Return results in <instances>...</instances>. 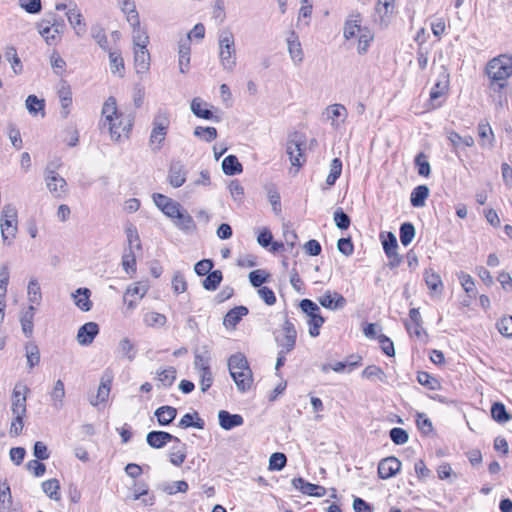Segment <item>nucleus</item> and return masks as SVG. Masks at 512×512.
<instances>
[{"label":"nucleus","mask_w":512,"mask_h":512,"mask_svg":"<svg viewBox=\"0 0 512 512\" xmlns=\"http://www.w3.org/2000/svg\"><path fill=\"white\" fill-rule=\"evenodd\" d=\"M100 129H107L113 141L119 142L122 137L128 138L132 128V119L118 111L116 99L109 97L102 107Z\"/></svg>","instance_id":"nucleus-1"},{"label":"nucleus","mask_w":512,"mask_h":512,"mask_svg":"<svg viewBox=\"0 0 512 512\" xmlns=\"http://www.w3.org/2000/svg\"><path fill=\"white\" fill-rule=\"evenodd\" d=\"M486 74L494 91L503 89L507 85V79L512 76V57L503 54L493 58L486 66Z\"/></svg>","instance_id":"nucleus-2"},{"label":"nucleus","mask_w":512,"mask_h":512,"mask_svg":"<svg viewBox=\"0 0 512 512\" xmlns=\"http://www.w3.org/2000/svg\"><path fill=\"white\" fill-rule=\"evenodd\" d=\"M228 369L238 391L245 393L251 388L253 383L252 371L246 357L242 353L229 357Z\"/></svg>","instance_id":"nucleus-3"},{"label":"nucleus","mask_w":512,"mask_h":512,"mask_svg":"<svg viewBox=\"0 0 512 512\" xmlns=\"http://www.w3.org/2000/svg\"><path fill=\"white\" fill-rule=\"evenodd\" d=\"M170 126V113L166 110H158L152 121V130L149 144L153 151H159L165 141Z\"/></svg>","instance_id":"nucleus-4"},{"label":"nucleus","mask_w":512,"mask_h":512,"mask_svg":"<svg viewBox=\"0 0 512 512\" xmlns=\"http://www.w3.org/2000/svg\"><path fill=\"white\" fill-rule=\"evenodd\" d=\"M219 59L225 71L232 72L236 66L234 36L230 31H223L219 36Z\"/></svg>","instance_id":"nucleus-5"},{"label":"nucleus","mask_w":512,"mask_h":512,"mask_svg":"<svg viewBox=\"0 0 512 512\" xmlns=\"http://www.w3.org/2000/svg\"><path fill=\"white\" fill-rule=\"evenodd\" d=\"M1 214V236L3 242L10 245L17 233V209L12 204H6Z\"/></svg>","instance_id":"nucleus-6"},{"label":"nucleus","mask_w":512,"mask_h":512,"mask_svg":"<svg viewBox=\"0 0 512 512\" xmlns=\"http://www.w3.org/2000/svg\"><path fill=\"white\" fill-rule=\"evenodd\" d=\"M299 307L309 318L307 320L309 335L314 338L319 336L320 328L325 322V318L320 313L319 306L310 299H303L300 301Z\"/></svg>","instance_id":"nucleus-7"},{"label":"nucleus","mask_w":512,"mask_h":512,"mask_svg":"<svg viewBox=\"0 0 512 512\" xmlns=\"http://www.w3.org/2000/svg\"><path fill=\"white\" fill-rule=\"evenodd\" d=\"M57 166L54 163H49L44 170V181L48 191L55 198H62L67 194V182L56 171Z\"/></svg>","instance_id":"nucleus-8"},{"label":"nucleus","mask_w":512,"mask_h":512,"mask_svg":"<svg viewBox=\"0 0 512 512\" xmlns=\"http://www.w3.org/2000/svg\"><path fill=\"white\" fill-rule=\"evenodd\" d=\"M306 140L303 134L299 132H293L289 135L286 143V153L289 156L290 162L293 166L301 167L305 158L303 151L305 149Z\"/></svg>","instance_id":"nucleus-9"},{"label":"nucleus","mask_w":512,"mask_h":512,"mask_svg":"<svg viewBox=\"0 0 512 512\" xmlns=\"http://www.w3.org/2000/svg\"><path fill=\"white\" fill-rule=\"evenodd\" d=\"M283 335L275 334V342L280 348L279 351L282 353H290L294 350L296 345L297 331L294 324L285 315L284 322L282 324Z\"/></svg>","instance_id":"nucleus-10"},{"label":"nucleus","mask_w":512,"mask_h":512,"mask_svg":"<svg viewBox=\"0 0 512 512\" xmlns=\"http://www.w3.org/2000/svg\"><path fill=\"white\" fill-rule=\"evenodd\" d=\"M30 389L21 383H17L12 392L11 411L14 416H25L27 412L26 401Z\"/></svg>","instance_id":"nucleus-11"},{"label":"nucleus","mask_w":512,"mask_h":512,"mask_svg":"<svg viewBox=\"0 0 512 512\" xmlns=\"http://www.w3.org/2000/svg\"><path fill=\"white\" fill-rule=\"evenodd\" d=\"M113 378V372L109 369H106L101 377L100 384L97 390V395L95 396V398H92L90 400L91 405L97 406L108 399Z\"/></svg>","instance_id":"nucleus-12"},{"label":"nucleus","mask_w":512,"mask_h":512,"mask_svg":"<svg viewBox=\"0 0 512 512\" xmlns=\"http://www.w3.org/2000/svg\"><path fill=\"white\" fill-rule=\"evenodd\" d=\"M401 469V462L394 456L382 459L378 464V476L381 479H389L395 476Z\"/></svg>","instance_id":"nucleus-13"},{"label":"nucleus","mask_w":512,"mask_h":512,"mask_svg":"<svg viewBox=\"0 0 512 512\" xmlns=\"http://www.w3.org/2000/svg\"><path fill=\"white\" fill-rule=\"evenodd\" d=\"M286 41L290 58L294 64H301L304 60V52L297 33L293 30L290 31Z\"/></svg>","instance_id":"nucleus-14"},{"label":"nucleus","mask_w":512,"mask_h":512,"mask_svg":"<svg viewBox=\"0 0 512 512\" xmlns=\"http://www.w3.org/2000/svg\"><path fill=\"white\" fill-rule=\"evenodd\" d=\"M148 445L155 449H161L169 442H179V438L165 431H151L146 436Z\"/></svg>","instance_id":"nucleus-15"},{"label":"nucleus","mask_w":512,"mask_h":512,"mask_svg":"<svg viewBox=\"0 0 512 512\" xmlns=\"http://www.w3.org/2000/svg\"><path fill=\"white\" fill-rule=\"evenodd\" d=\"M99 333V326L95 322H87L77 332V341L82 346L91 344Z\"/></svg>","instance_id":"nucleus-16"},{"label":"nucleus","mask_w":512,"mask_h":512,"mask_svg":"<svg viewBox=\"0 0 512 512\" xmlns=\"http://www.w3.org/2000/svg\"><path fill=\"white\" fill-rule=\"evenodd\" d=\"M318 302L330 310L342 309L346 305V299L341 294L329 290L318 298Z\"/></svg>","instance_id":"nucleus-17"},{"label":"nucleus","mask_w":512,"mask_h":512,"mask_svg":"<svg viewBox=\"0 0 512 512\" xmlns=\"http://www.w3.org/2000/svg\"><path fill=\"white\" fill-rule=\"evenodd\" d=\"M191 55V44L189 39H180L178 42V64L181 73L185 74L189 70Z\"/></svg>","instance_id":"nucleus-18"},{"label":"nucleus","mask_w":512,"mask_h":512,"mask_svg":"<svg viewBox=\"0 0 512 512\" xmlns=\"http://www.w3.org/2000/svg\"><path fill=\"white\" fill-rule=\"evenodd\" d=\"M133 493V500H142V503L146 506H152L155 503V497L150 495L148 497H144L148 495L149 486L144 481H135L130 488Z\"/></svg>","instance_id":"nucleus-19"},{"label":"nucleus","mask_w":512,"mask_h":512,"mask_svg":"<svg viewBox=\"0 0 512 512\" xmlns=\"http://www.w3.org/2000/svg\"><path fill=\"white\" fill-rule=\"evenodd\" d=\"M218 420L220 427L224 430H232L244 423V419L240 414H231L226 410L218 412Z\"/></svg>","instance_id":"nucleus-20"},{"label":"nucleus","mask_w":512,"mask_h":512,"mask_svg":"<svg viewBox=\"0 0 512 512\" xmlns=\"http://www.w3.org/2000/svg\"><path fill=\"white\" fill-rule=\"evenodd\" d=\"M191 111L198 118L205 120H215L216 122L219 121V117L214 116L213 112L208 108V103L199 97H196L192 100Z\"/></svg>","instance_id":"nucleus-21"},{"label":"nucleus","mask_w":512,"mask_h":512,"mask_svg":"<svg viewBox=\"0 0 512 512\" xmlns=\"http://www.w3.org/2000/svg\"><path fill=\"white\" fill-rule=\"evenodd\" d=\"M173 224L185 233H191L196 229L193 217L183 209L172 219Z\"/></svg>","instance_id":"nucleus-22"},{"label":"nucleus","mask_w":512,"mask_h":512,"mask_svg":"<svg viewBox=\"0 0 512 512\" xmlns=\"http://www.w3.org/2000/svg\"><path fill=\"white\" fill-rule=\"evenodd\" d=\"M66 16L69 24L75 30V33L78 36H83L86 32L85 24L83 23V17L77 8L76 4H73V7H70L66 12Z\"/></svg>","instance_id":"nucleus-23"},{"label":"nucleus","mask_w":512,"mask_h":512,"mask_svg":"<svg viewBox=\"0 0 512 512\" xmlns=\"http://www.w3.org/2000/svg\"><path fill=\"white\" fill-rule=\"evenodd\" d=\"M116 352L121 358L132 362L136 358L137 348L130 338L124 337L119 341Z\"/></svg>","instance_id":"nucleus-24"},{"label":"nucleus","mask_w":512,"mask_h":512,"mask_svg":"<svg viewBox=\"0 0 512 512\" xmlns=\"http://www.w3.org/2000/svg\"><path fill=\"white\" fill-rule=\"evenodd\" d=\"M326 114L327 118L331 120L332 126L338 128L340 126L338 119H341V123H344L348 112L344 105L332 104L326 108Z\"/></svg>","instance_id":"nucleus-25"},{"label":"nucleus","mask_w":512,"mask_h":512,"mask_svg":"<svg viewBox=\"0 0 512 512\" xmlns=\"http://www.w3.org/2000/svg\"><path fill=\"white\" fill-rule=\"evenodd\" d=\"M168 181L174 188H178L185 183L186 171L181 163H174L170 166Z\"/></svg>","instance_id":"nucleus-26"},{"label":"nucleus","mask_w":512,"mask_h":512,"mask_svg":"<svg viewBox=\"0 0 512 512\" xmlns=\"http://www.w3.org/2000/svg\"><path fill=\"white\" fill-rule=\"evenodd\" d=\"M134 64L137 73H144L150 66V54L147 47L134 48Z\"/></svg>","instance_id":"nucleus-27"},{"label":"nucleus","mask_w":512,"mask_h":512,"mask_svg":"<svg viewBox=\"0 0 512 512\" xmlns=\"http://www.w3.org/2000/svg\"><path fill=\"white\" fill-rule=\"evenodd\" d=\"M91 291L88 288H78L73 294L75 305L82 311H89L92 308L90 301Z\"/></svg>","instance_id":"nucleus-28"},{"label":"nucleus","mask_w":512,"mask_h":512,"mask_svg":"<svg viewBox=\"0 0 512 512\" xmlns=\"http://www.w3.org/2000/svg\"><path fill=\"white\" fill-rule=\"evenodd\" d=\"M248 308L245 306H237L228 311V313L224 317L223 324L226 327H235L243 316L248 314Z\"/></svg>","instance_id":"nucleus-29"},{"label":"nucleus","mask_w":512,"mask_h":512,"mask_svg":"<svg viewBox=\"0 0 512 512\" xmlns=\"http://www.w3.org/2000/svg\"><path fill=\"white\" fill-rule=\"evenodd\" d=\"M49 24V22L47 23ZM61 30V25L55 23L51 25H39V33L45 39L46 43L52 45L56 42Z\"/></svg>","instance_id":"nucleus-30"},{"label":"nucleus","mask_w":512,"mask_h":512,"mask_svg":"<svg viewBox=\"0 0 512 512\" xmlns=\"http://www.w3.org/2000/svg\"><path fill=\"white\" fill-rule=\"evenodd\" d=\"M154 414L161 426H167L176 418L177 409L172 406H161Z\"/></svg>","instance_id":"nucleus-31"},{"label":"nucleus","mask_w":512,"mask_h":512,"mask_svg":"<svg viewBox=\"0 0 512 512\" xmlns=\"http://www.w3.org/2000/svg\"><path fill=\"white\" fill-rule=\"evenodd\" d=\"M169 452V460L175 466H181L186 459V444L182 443L179 439V442H175Z\"/></svg>","instance_id":"nucleus-32"},{"label":"nucleus","mask_w":512,"mask_h":512,"mask_svg":"<svg viewBox=\"0 0 512 512\" xmlns=\"http://www.w3.org/2000/svg\"><path fill=\"white\" fill-rule=\"evenodd\" d=\"M222 170L224 174L233 176L243 171L242 164L235 155H228L222 161Z\"/></svg>","instance_id":"nucleus-33"},{"label":"nucleus","mask_w":512,"mask_h":512,"mask_svg":"<svg viewBox=\"0 0 512 512\" xmlns=\"http://www.w3.org/2000/svg\"><path fill=\"white\" fill-rule=\"evenodd\" d=\"M205 426V422L202 418L199 417L198 412L186 413L180 419L178 423V427L186 429L189 427H194L197 429H203Z\"/></svg>","instance_id":"nucleus-34"},{"label":"nucleus","mask_w":512,"mask_h":512,"mask_svg":"<svg viewBox=\"0 0 512 512\" xmlns=\"http://www.w3.org/2000/svg\"><path fill=\"white\" fill-rule=\"evenodd\" d=\"M35 306L29 305L28 309L22 314L20 318V323L22 327V331L26 337H31L33 334V319L35 314Z\"/></svg>","instance_id":"nucleus-35"},{"label":"nucleus","mask_w":512,"mask_h":512,"mask_svg":"<svg viewBox=\"0 0 512 512\" xmlns=\"http://www.w3.org/2000/svg\"><path fill=\"white\" fill-rule=\"evenodd\" d=\"M360 16L357 15L354 18L348 19L344 24L343 35L345 39L349 40L359 35L364 28L361 27Z\"/></svg>","instance_id":"nucleus-36"},{"label":"nucleus","mask_w":512,"mask_h":512,"mask_svg":"<svg viewBox=\"0 0 512 512\" xmlns=\"http://www.w3.org/2000/svg\"><path fill=\"white\" fill-rule=\"evenodd\" d=\"M429 195V188L426 185L415 187L410 195V202L413 207H423Z\"/></svg>","instance_id":"nucleus-37"},{"label":"nucleus","mask_w":512,"mask_h":512,"mask_svg":"<svg viewBox=\"0 0 512 512\" xmlns=\"http://www.w3.org/2000/svg\"><path fill=\"white\" fill-rule=\"evenodd\" d=\"M25 356L27 365L30 370L40 363V350L34 342H27L25 344Z\"/></svg>","instance_id":"nucleus-38"},{"label":"nucleus","mask_w":512,"mask_h":512,"mask_svg":"<svg viewBox=\"0 0 512 512\" xmlns=\"http://www.w3.org/2000/svg\"><path fill=\"white\" fill-rule=\"evenodd\" d=\"M478 135L480 137V144L483 147H493L494 143V134L492 128L488 122H481L478 125Z\"/></svg>","instance_id":"nucleus-39"},{"label":"nucleus","mask_w":512,"mask_h":512,"mask_svg":"<svg viewBox=\"0 0 512 512\" xmlns=\"http://www.w3.org/2000/svg\"><path fill=\"white\" fill-rule=\"evenodd\" d=\"M342 173V161L339 158H334L330 163L329 174L325 181V187L323 189H329L332 187L336 180L340 177Z\"/></svg>","instance_id":"nucleus-40"},{"label":"nucleus","mask_w":512,"mask_h":512,"mask_svg":"<svg viewBox=\"0 0 512 512\" xmlns=\"http://www.w3.org/2000/svg\"><path fill=\"white\" fill-rule=\"evenodd\" d=\"M52 406L59 410L63 407V400L65 397V387L62 380H57L54 384V387L50 393Z\"/></svg>","instance_id":"nucleus-41"},{"label":"nucleus","mask_w":512,"mask_h":512,"mask_svg":"<svg viewBox=\"0 0 512 512\" xmlns=\"http://www.w3.org/2000/svg\"><path fill=\"white\" fill-rule=\"evenodd\" d=\"M27 297L30 305H40L42 301V293L40 285L36 278L30 279L27 287Z\"/></svg>","instance_id":"nucleus-42"},{"label":"nucleus","mask_w":512,"mask_h":512,"mask_svg":"<svg viewBox=\"0 0 512 512\" xmlns=\"http://www.w3.org/2000/svg\"><path fill=\"white\" fill-rule=\"evenodd\" d=\"M143 322L148 327L159 328V327H163L166 324L167 319L164 314L154 312V311H149L144 314Z\"/></svg>","instance_id":"nucleus-43"},{"label":"nucleus","mask_w":512,"mask_h":512,"mask_svg":"<svg viewBox=\"0 0 512 512\" xmlns=\"http://www.w3.org/2000/svg\"><path fill=\"white\" fill-rule=\"evenodd\" d=\"M425 282L428 288L434 293H440L443 290V282L439 274L433 272L432 270H426L425 274Z\"/></svg>","instance_id":"nucleus-44"},{"label":"nucleus","mask_w":512,"mask_h":512,"mask_svg":"<svg viewBox=\"0 0 512 512\" xmlns=\"http://www.w3.org/2000/svg\"><path fill=\"white\" fill-rule=\"evenodd\" d=\"M121 9L126 14L127 21L130 26H139V15L136 11V6L133 1L125 0L122 3Z\"/></svg>","instance_id":"nucleus-45"},{"label":"nucleus","mask_w":512,"mask_h":512,"mask_svg":"<svg viewBox=\"0 0 512 512\" xmlns=\"http://www.w3.org/2000/svg\"><path fill=\"white\" fill-rule=\"evenodd\" d=\"M491 417L498 423H505L512 418V416L507 412L505 405L501 402H495L492 404Z\"/></svg>","instance_id":"nucleus-46"},{"label":"nucleus","mask_w":512,"mask_h":512,"mask_svg":"<svg viewBox=\"0 0 512 512\" xmlns=\"http://www.w3.org/2000/svg\"><path fill=\"white\" fill-rule=\"evenodd\" d=\"M125 233L128 243V247L126 249H131L132 251H134L135 249L141 250L142 246L137 228L134 225L130 224L125 228Z\"/></svg>","instance_id":"nucleus-47"},{"label":"nucleus","mask_w":512,"mask_h":512,"mask_svg":"<svg viewBox=\"0 0 512 512\" xmlns=\"http://www.w3.org/2000/svg\"><path fill=\"white\" fill-rule=\"evenodd\" d=\"M188 483L184 480L175 481L172 483H164L160 486V489L168 495H174L176 493H185L188 491Z\"/></svg>","instance_id":"nucleus-48"},{"label":"nucleus","mask_w":512,"mask_h":512,"mask_svg":"<svg viewBox=\"0 0 512 512\" xmlns=\"http://www.w3.org/2000/svg\"><path fill=\"white\" fill-rule=\"evenodd\" d=\"M223 275L220 270L211 271L203 280V287L208 291H215L222 281Z\"/></svg>","instance_id":"nucleus-49"},{"label":"nucleus","mask_w":512,"mask_h":512,"mask_svg":"<svg viewBox=\"0 0 512 512\" xmlns=\"http://www.w3.org/2000/svg\"><path fill=\"white\" fill-rule=\"evenodd\" d=\"M43 492L52 500L60 499V484L57 479H49L42 483Z\"/></svg>","instance_id":"nucleus-50"},{"label":"nucleus","mask_w":512,"mask_h":512,"mask_svg":"<svg viewBox=\"0 0 512 512\" xmlns=\"http://www.w3.org/2000/svg\"><path fill=\"white\" fill-rule=\"evenodd\" d=\"M110 70L113 74H117L119 77L124 76V60L120 53L110 52L109 53Z\"/></svg>","instance_id":"nucleus-51"},{"label":"nucleus","mask_w":512,"mask_h":512,"mask_svg":"<svg viewBox=\"0 0 512 512\" xmlns=\"http://www.w3.org/2000/svg\"><path fill=\"white\" fill-rule=\"evenodd\" d=\"M12 507V495L8 482H0V510L10 509Z\"/></svg>","instance_id":"nucleus-52"},{"label":"nucleus","mask_w":512,"mask_h":512,"mask_svg":"<svg viewBox=\"0 0 512 512\" xmlns=\"http://www.w3.org/2000/svg\"><path fill=\"white\" fill-rule=\"evenodd\" d=\"M133 29L132 39L134 48H140L144 49V47H147V44L149 42V37L146 33V31L142 30L139 26H131Z\"/></svg>","instance_id":"nucleus-53"},{"label":"nucleus","mask_w":512,"mask_h":512,"mask_svg":"<svg viewBox=\"0 0 512 512\" xmlns=\"http://www.w3.org/2000/svg\"><path fill=\"white\" fill-rule=\"evenodd\" d=\"M415 237V227L410 222H404L400 226V241L404 246H408Z\"/></svg>","instance_id":"nucleus-54"},{"label":"nucleus","mask_w":512,"mask_h":512,"mask_svg":"<svg viewBox=\"0 0 512 512\" xmlns=\"http://www.w3.org/2000/svg\"><path fill=\"white\" fill-rule=\"evenodd\" d=\"M358 46L357 51L359 54H365L368 51L370 43L373 40V34L369 29L364 28L363 31L358 35Z\"/></svg>","instance_id":"nucleus-55"},{"label":"nucleus","mask_w":512,"mask_h":512,"mask_svg":"<svg viewBox=\"0 0 512 512\" xmlns=\"http://www.w3.org/2000/svg\"><path fill=\"white\" fill-rule=\"evenodd\" d=\"M193 134L205 142H212L217 138V130L214 127L197 126Z\"/></svg>","instance_id":"nucleus-56"},{"label":"nucleus","mask_w":512,"mask_h":512,"mask_svg":"<svg viewBox=\"0 0 512 512\" xmlns=\"http://www.w3.org/2000/svg\"><path fill=\"white\" fill-rule=\"evenodd\" d=\"M458 278H459L462 288L467 293V295L469 297L475 296L476 288H475L474 279L471 277V275L464 273V272H460L458 274Z\"/></svg>","instance_id":"nucleus-57"},{"label":"nucleus","mask_w":512,"mask_h":512,"mask_svg":"<svg viewBox=\"0 0 512 512\" xmlns=\"http://www.w3.org/2000/svg\"><path fill=\"white\" fill-rule=\"evenodd\" d=\"M122 266H123V269L128 274L136 272L135 251H132L131 249H125L124 254L122 256Z\"/></svg>","instance_id":"nucleus-58"},{"label":"nucleus","mask_w":512,"mask_h":512,"mask_svg":"<svg viewBox=\"0 0 512 512\" xmlns=\"http://www.w3.org/2000/svg\"><path fill=\"white\" fill-rule=\"evenodd\" d=\"M361 357L360 356H351L350 359L346 361H339L332 365L331 369L335 372H343L345 368H349V372L352 371L355 367L360 365Z\"/></svg>","instance_id":"nucleus-59"},{"label":"nucleus","mask_w":512,"mask_h":512,"mask_svg":"<svg viewBox=\"0 0 512 512\" xmlns=\"http://www.w3.org/2000/svg\"><path fill=\"white\" fill-rule=\"evenodd\" d=\"M414 163L420 176H429L430 164L427 160V156L423 152H420L416 155Z\"/></svg>","instance_id":"nucleus-60"},{"label":"nucleus","mask_w":512,"mask_h":512,"mask_svg":"<svg viewBox=\"0 0 512 512\" xmlns=\"http://www.w3.org/2000/svg\"><path fill=\"white\" fill-rule=\"evenodd\" d=\"M158 381L165 387L171 386L176 379V369L174 367H168L157 373Z\"/></svg>","instance_id":"nucleus-61"},{"label":"nucleus","mask_w":512,"mask_h":512,"mask_svg":"<svg viewBox=\"0 0 512 512\" xmlns=\"http://www.w3.org/2000/svg\"><path fill=\"white\" fill-rule=\"evenodd\" d=\"M26 108L30 114L36 115L38 112L44 110V100L39 99L36 95H29L26 99Z\"/></svg>","instance_id":"nucleus-62"},{"label":"nucleus","mask_w":512,"mask_h":512,"mask_svg":"<svg viewBox=\"0 0 512 512\" xmlns=\"http://www.w3.org/2000/svg\"><path fill=\"white\" fill-rule=\"evenodd\" d=\"M417 381L419 382V384L426 386L431 390H436L440 387L438 379L432 377L429 373L424 371L418 372Z\"/></svg>","instance_id":"nucleus-63"},{"label":"nucleus","mask_w":512,"mask_h":512,"mask_svg":"<svg viewBox=\"0 0 512 512\" xmlns=\"http://www.w3.org/2000/svg\"><path fill=\"white\" fill-rule=\"evenodd\" d=\"M498 331L505 337H512V316H506L501 318L497 322Z\"/></svg>","instance_id":"nucleus-64"}]
</instances>
